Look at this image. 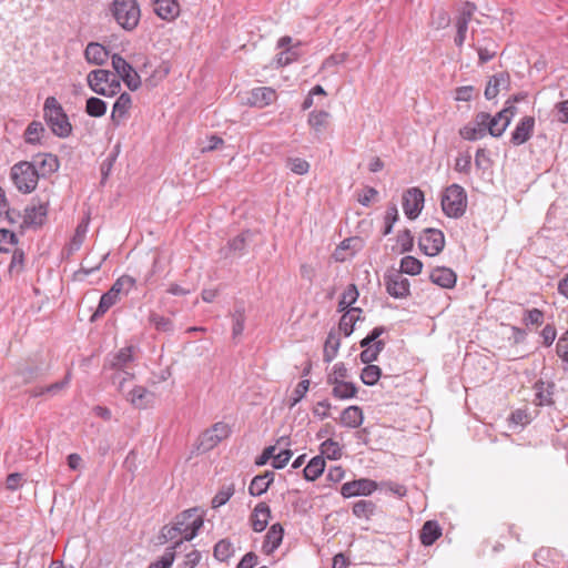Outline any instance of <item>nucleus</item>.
<instances>
[{
    "instance_id": "f257e3e1",
    "label": "nucleus",
    "mask_w": 568,
    "mask_h": 568,
    "mask_svg": "<svg viewBox=\"0 0 568 568\" xmlns=\"http://www.w3.org/2000/svg\"><path fill=\"white\" fill-rule=\"evenodd\" d=\"M136 347L133 345H128L120 348L114 354L108 356L104 363V368L113 369L115 373L112 376L113 383L119 381V390L123 392L124 382L126 379H133L134 374L129 369L131 365L135 361L134 353Z\"/></svg>"
},
{
    "instance_id": "f03ea898",
    "label": "nucleus",
    "mask_w": 568,
    "mask_h": 568,
    "mask_svg": "<svg viewBox=\"0 0 568 568\" xmlns=\"http://www.w3.org/2000/svg\"><path fill=\"white\" fill-rule=\"evenodd\" d=\"M43 118L51 132L61 139L72 133V124L69 121L62 105L54 97H48L43 104Z\"/></svg>"
},
{
    "instance_id": "7ed1b4c3",
    "label": "nucleus",
    "mask_w": 568,
    "mask_h": 568,
    "mask_svg": "<svg viewBox=\"0 0 568 568\" xmlns=\"http://www.w3.org/2000/svg\"><path fill=\"white\" fill-rule=\"evenodd\" d=\"M110 12L115 22L125 31H133L139 26L141 9L136 0H112Z\"/></svg>"
},
{
    "instance_id": "20e7f679",
    "label": "nucleus",
    "mask_w": 568,
    "mask_h": 568,
    "mask_svg": "<svg viewBox=\"0 0 568 568\" xmlns=\"http://www.w3.org/2000/svg\"><path fill=\"white\" fill-rule=\"evenodd\" d=\"M440 205L444 214L452 219L462 217L467 209V194L459 184H452L445 189Z\"/></svg>"
},
{
    "instance_id": "39448f33",
    "label": "nucleus",
    "mask_w": 568,
    "mask_h": 568,
    "mask_svg": "<svg viewBox=\"0 0 568 568\" xmlns=\"http://www.w3.org/2000/svg\"><path fill=\"white\" fill-rule=\"evenodd\" d=\"M172 521L182 532L180 539L191 541L204 525V511L199 507L189 508L175 515Z\"/></svg>"
},
{
    "instance_id": "423d86ee",
    "label": "nucleus",
    "mask_w": 568,
    "mask_h": 568,
    "mask_svg": "<svg viewBox=\"0 0 568 568\" xmlns=\"http://www.w3.org/2000/svg\"><path fill=\"white\" fill-rule=\"evenodd\" d=\"M39 178L40 174H38L34 163L28 161L16 163L10 170V179L22 194L33 192L38 185Z\"/></svg>"
},
{
    "instance_id": "0eeeda50",
    "label": "nucleus",
    "mask_w": 568,
    "mask_h": 568,
    "mask_svg": "<svg viewBox=\"0 0 568 568\" xmlns=\"http://www.w3.org/2000/svg\"><path fill=\"white\" fill-rule=\"evenodd\" d=\"M419 248L428 256L438 255L445 246V235L438 229H425L418 239Z\"/></svg>"
},
{
    "instance_id": "6e6552de",
    "label": "nucleus",
    "mask_w": 568,
    "mask_h": 568,
    "mask_svg": "<svg viewBox=\"0 0 568 568\" xmlns=\"http://www.w3.org/2000/svg\"><path fill=\"white\" fill-rule=\"evenodd\" d=\"M425 196L419 187H409L403 194V210L409 220H415L424 207Z\"/></svg>"
},
{
    "instance_id": "1a4fd4ad",
    "label": "nucleus",
    "mask_w": 568,
    "mask_h": 568,
    "mask_svg": "<svg viewBox=\"0 0 568 568\" xmlns=\"http://www.w3.org/2000/svg\"><path fill=\"white\" fill-rule=\"evenodd\" d=\"M384 282L387 293L394 298H405L410 294L409 281L398 271H392L385 274Z\"/></svg>"
},
{
    "instance_id": "9d476101",
    "label": "nucleus",
    "mask_w": 568,
    "mask_h": 568,
    "mask_svg": "<svg viewBox=\"0 0 568 568\" xmlns=\"http://www.w3.org/2000/svg\"><path fill=\"white\" fill-rule=\"evenodd\" d=\"M377 489V483L368 478L347 481L341 487V495L344 498L356 496H369Z\"/></svg>"
},
{
    "instance_id": "9b49d317",
    "label": "nucleus",
    "mask_w": 568,
    "mask_h": 568,
    "mask_svg": "<svg viewBox=\"0 0 568 568\" xmlns=\"http://www.w3.org/2000/svg\"><path fill=\"white\" fill-rule=\"evenodd\" d=\"M229 430L230 428H205L196 439V449L201 453L211 450L229 436Z\"/></svg>"
},
{
    "instance_id": "f8f14e48",
    "label": "nucleus",
    "mask_w": 568,
    "mask_h": 568,
    "mask_svg": "<svg viewBox=\"0 0 568 568\" xmlns=\"http://www.w3.org/2000/svg\"><path fill=\"white\" fill-rule=\"evenodd\" d=\"M532 389L535 392V405L551 406L555 404L554 395L556 384L552 381H544L542 378H539L534 383Z\"/></svg>"
},
{
    "instance_id": "ddd939ff",
    "label": "nucleus",
    "mask_w": 568,
    "mask_h": 568,
    "mask_svg": "<svg viewBox=\"0 0 568 568\" xmlns=\"http://www.w3.org/2000/svg\"><path fill=\"white\" fill-rule=\"evenodd\" d=\"M535 118L526 115L520 119L515 130L510 135V143L515 146H519L526 143L534 134Z\"/></svg>"
},
{
    "instance_id": "4468645a",
    "label": "nucleus",
    "mask_w": 568,
    "mask_h": 568,
    "mask_svg": "<svg viewBox=\"0 0 568 568\" xmlns=\"http://www.w3.org/2000/svg\"><path fill=\"white\" fill-rule=\"evenodd\" d=\"M277 98L276 91L270 87L254 88L248 92L246 103L254 108H265Z\"/></svg>"
},
{
    "instance_id": "2eb2a0df",
    "label": "nucleus",
    "mask_w": 568,
    "mask_h": 568,
    "mask_svg": "<svg viewBox=\"0 0 568 568\" xmlns=\"http://www.w3.org/2000/svg\"><path fill=\"white\" fill-rule=\"evenodd\" d=\"M478 121L480 125L487 126L488 133L494 138L501 136L509 125V119L501 122L503 113L491 115L487 112H479Z\"/></svg>"
},
{
    "instance_id": "dca6fc26",
    "label": "nucleus",
    "mask_w": 568,
    "mask_h": 568,
    "mask_svg": "<svg viewBox=\"0 0 568 568\" xmlns=\"http://www.w3.org/2000/svg\"><path fill=\"white\" fill-rule=\"evenodd\" d=\"M132 108V98L128 92H123L115 100L112 112L111 122L114 126H120L124 120L129 118V112Z\"/></svg>"
},
{
    "instance_id": "f3484780",
    "label": "nucleus",
    "mask_w": 568,
    "mask_h": 568,
    "mask_svg": "<svg viewBox=\"0 0 568 568\" xmlns=\"http://www.w3.org/2000/svg\"><path fill=\"white\" fill-rule=\"evenodd\" d=\"M31 163H34L38 174L42 178L53 174L60 168L58 156L52 153L38 154Z\"/></svg>"
},
{
    "instance_id": "a211bd4d",
    "label": "nucleus",
    "mask_w": 568,
    "mask_h": 568,
    "mask_svg": "<svg viewBox=\"0 0 568 568\" xmlns=\"http://www.w3.org/2000/svg\"><path fill=\"white\" fill-rule=\"evenodd\" d=\"M112 77V72L105 69H94L87 75L88 87L97 94L105 93V87Z\"/></svg>"
},
{
    "instance_id": "6ab92c4d",
    "label": "nucleus",
    "mask_w": 568,
    "mask_h": 568,
    "mask_svg": "<svg viewBox=\"0 0 568 568\" xmlns=\"http://www.w3.org/2000/svg\"><path fill=\"white\" fill-rule=\"evenodd\" d=\"M429 278L442 288H453L457 282V274L449 267L437 266L432 270Z\"/></svg>"
},
{
    "instance_id": "aec40b11",
    "label": "nucleus",
    "mask_w": 568,
    "mask_h": 568,
    "mask_svg": "<svg viewBox=\"0 0 568 568\" xmlns=\"http://www.w3.org/2000/svg\"><path fill=\"white\" fill-rule=\"evenodd\" d=\"M154 13L162 20L172 21L180 13L176 0H152Z\"/></svg>"
},
{
    "instance_id": "412c9836",
    "label": "nucleus",
    "mask_w": 568,
    "mask_h": 568,
    "mask_svg": "<svg viewBox=\"0 0 568 568\" xmlns=\"http://www.w3.org/2000/svg\"><path fill=\"white\" fill-rule=\"evenodd\" d=\"M271 518V509L266 503H258L253 509L250 521L256 532L263 531Z\"/></svg>"
},
{
    "instance_id": "4be33fe9",
    "label": "nucleus",
    "mask_w": 568,
    "mask_h": 568,
    "mask_svg": "<svg viewBox=\"0 0 568 568\" xmlns=\"http://www.w3.org/2000/svg\"><path fill=\"white\" fill-rule=\"evenodd\" d=\"M48 213V207L44 204L38 206H27L24 209V216L22 227L41 226Z\"/></svg>"
},
{
    "instance_id": "5701e85b",
    "label": "nucleus",
    "mask_w": 568,
    "mask_h": 568,
    "mask_svg": "<svg viewBox=\"0 0 568 568\" xmlns=\"http://www.w3.org/2000/svg\"><path fill=\"white\" fill-rule=\"evenodd\" d=\"M509 83H510V77L507 72H499V73L494 74L489 79V81L485 88V92H484L485 98L487 100H491V99L496 98L498 95L500 89L508 88Z\"/></svg>"
},
{
    "instance_id": "b1692460",
    "label": "nucleus",
    "mask_w": 568,
    "mask_h": 568,
    "mask_svg": "<svg viewBox=\"0 0 568 568\" xmlns=\"http://www.w3.org/2000/svg\"><path fill=\"white\" fill-rule=\"evenodd\" d=\"M274 478L275 474L272 470H266L264 474L255 476L248 486V494L254 497L265 494Z\"/></svg>"
},
{
    "instance_id": "393cba45",
    "label": "nucleus",
    "mask_w": 568,
    "mask_h": 568,
    "mask_svg": "<svg viewBox=\"0 0 568 568\" xmlns=\"http://www.w3.org/2000/svg\"><path fill=\"white\" fill-rule=\"evenodd\" d=\"M109 57L104 45L98 42H90L84 50V59L89 64L103 65Z\"/></svg>"
},
{
    "instance_id": "a878e982",
    "label": "nucleus",
    "mask_w": 568,
    "mask_h": 568,
    "mask_svg": "<svg viewBox=\"0 0 568 568\" xmlns=\"http://www.w3.org/2000/svg\"><path fill=\"white\" fill-rule=\"evenodd\" d=\"M284 529L281 524L276 523L270 527L266 532L262 549L266 555L272 554L282 542Z\"/></svg>"
},
{
    "instance_id": "bb28decb",
    "label": "nucleus",
    "mask_w": 568,
    "mask_h": 568,
    "mask_svg": "<svg viewBox=\"0 0 568 568\" xmlns=\"http://www.w3.org/2000/svg\"><path fill=\"white\" fill-rule=\"evenodd\" d=\"M47 136V130L40 121H31L24 130V142L31 145H43V139Z\"/></svg>"
},
{
    "instance_id": "cd10ccee",
    "label": "nucleus",
    "mask_w": 568,
    "mask_h": 568,
    "mask_svg": "<svg viewBox=\"0 0 568 568\" xmlns=\"http://www.w3.org/2000/svg\"><path fill=\"white\" fill-rule=\"evenodd\" d=\"M478 118L479 113L475 115L471 122L467 123L459 130V135L464 140L477 141L486 136V134L488 133L487 126L479 124Z\"/></svg>"
},
{
    "instance_id": "c85d7f7f",
    "label": "nucleus",
    "mask_w": 568,
    "mask_h": 568,
    "mask_svg": "<svg viewBox=\"0 0 568 568\" xmlns=\"http://www.w3.org/2000/svg\"><path fill=\"white\" fill-rule=\"evenodd\" d=\"M442 536V528L436 520L426 521L420 530V542L424 546H432Z\"/></svg>"
},
{
    "instance_id": "c756f323",
    "label": "nucleus",
    "mask_w": 568,
    "mask_h": 568,
    "mask_svg": "<svg viewBox=\"0 0 568 568\" xmlns=\"http://www.w3.org/2000/svg\"><path fill=\"white\" fill-rule=\"evenodd\" d=\"M362 308L351 307L341 317L338 328L344 333L345 336H349L354 331L355 323L359 320Z\"/></svg>"
},
{
    "instance_id": "7c9ffc66",
    "label": "nucleus",
    "mask_w": 568,
    "mask_h": 568,
    "mask_svg": "<svg viewBox=\"0 0 568 568\" xmlns=\"http://www.w3.org/2000/svg\"><path fill=\"white\" fill-rule=\"evenodd\" d=\"M119 300V294L110 288L100 297L99 305L91 316V321L102 317Z\"/></svg>"
},
{
    "instance_id": "2f4dec72",
    "label": "nucleus",
    "mask_w": 568,
    "mask_h": 568,
    "mask_svg": "<svg viewBox=\"0 0 568 568\" xmlns=\"http://www.w3.org/2000/svg\"><path fill=\"white\" fill-rule=\"evenodd\" d=\"M153 398V394L143 386H135L126 394V399L138 408H144Z\"/></svg>"
},
{
    "instance_id": "473e14b6",
    "label": "nucleus",
    "mask_w": 568,
    "mask_h": 568,
    "mask_svg": "<svg viewBox=\"0 0 568 568\" xmlns=\"http://www.w3.org/2000/svg\"><path fill=\"white\" fill-rule=\"evenodd\" d=\"M235 548L229 538L219 540L213 547V557L220 562H226L234 556Z\"/></svg>"
},
{
    "instance_id": "72a5a7b5",
    "label": "nucleus",
    "mask_w": 568,
    "mask_h": 568,
    "mask_svg": "<svg viewBox=\"0 0 568 568\" xmlns=\"http://www.w3.org/2000/svg\"><path fill=\"white\" fill-rule=\"evenodd\" d=\"M325 459L323 456L313 457L303 470L304 478L308 481L317 479L325 470Z\"/></svg>"
},
{
    "instance_id": "f704fd0d",
    "label": "nucleus",
    "mask_w": 568,
    "mask_h": 568,
    "mask_svg": "<svg viewBox=\"0 0 568 568\" xmlns=\"http://www.w3.org/2000/svg\"><path fill=\"white\" fill-rule=\"evenodd\" d=\"M341 346V338L338 334L334 331H331L327 334L324 349H323V361L325 363H331L337 355L338 348Z\"/></svg>"
},
{
    "instance_id": "c9c22d12",
    "label": "nucleus",
    "mask_w": 568,
    "mask_h": 568,
    "mask_svg": "<svg viewBox=\"0 0 568 568\" xmlns=\"http://www.w3.org/2000/svg\"><path fill=\"white\" fill-rule=\"evenodd\" d=\"M148 320H149V323L159 333L172 334L174 331L173 321L166 316H163V315L156 313V312H150Z\"/></svg>"
},
{
    "instance_id": "e433bc0d",
    "label": "nucleus",
    "mask_w": 568,
    "mask_h": 568,
    "mask_svg": "<svg viewBox=\"0 0 568 568\" xmlns=\"http://www.w3.org/2000/svg\"><path fill=\"white\" fill-rule=\"evenodd\" d=\"M333 386L332 394L339 399L353 398L357 394V387L354 383L341 381L331 384Z\"/></svg>"
},
{
    "instance_id": "4c0bfd02",
    "label": "nucleus",
    "mask_w": 568,
    "mask_h": 568,
    "mask_svg": "<svg viewBox=\"0 0 568 568\" xmlns=\"http://www.w3.org/2000/svg\"><path fill=\"white\" fill-rule=\"evenodd\" d=\"M331 114L324 110H314L308 114V124L316 132L322 133L328 125Z\"/></svg>"
},
{
    "instance_id": "58836bf2",
    "label": "nucleus",
    "mask_w": 568,
    "mask_h": 568,
    "mask_svg": "<svg viewBox=\"0 0 568 568\" xmlns=\"http://www.w3.org/2000/svg\"><path fill=\"white\" fill-rule=\"evenodd\" d=\"M363 419V412L358 406H349L341 415L342 426H361Z\"/></svg>"
},
{
    "instance_id": "ea45409f",
    "label": "nucleus",
    "mask_w": 568,
    "mask_h": 568,
    "mask_svg": "<svg viewBox=\"0 0 568 568\" xmlns=\"http://www.w3.org/2000/svg\"><path fill=\"white\" fill-rule=\"evenodd\" d=\"M183 544V539L174 541V544L168 547L163 554V556L151 562L149 568H171L174 559H175V549L179 548Z\"/></svg>"
},
{
    "instance_id": "a19ab883",
    "label": "nucleus",
    "mask_w": 568,
    "mask_h": 568,
    "mask_svg": "<svg viewBox=\"0 0 568 568\" xmlns=\"http://www.w3.org/2000/svg\"><path fill=\"white\" fill-rule=\"evenodd\" d=\"M376 504L372 500L361 499L354 503L352 511L353 515L357 518H364L366 520L371 519V517L375 514Z\"/></svg>"
},
{
    "instance_id": "79ce46f5",
    "label": "nucleus",
    "mask_w": 568,
    "mask_h": 568,
    "mask_svg": "<svg viewBox=\"0 0 568 568\" xmlns=\"http://www.w3.org/2000/svg\"><path fill=\"white\" fill-rule=\"evenodd\" d=\"M108 104L100 98L90 97L85 101V113L92 118H101L106 113Z\"/></svg>"
},
{
    "instance_id": "37998d69",
    "label": "nucleus",
    "mask_w": 568,
    "mask_h": 568,
    "mask_svg": "<svg viewBox=\"0 0 568 568\" xmlns=\"http://www.w3.org/2000/svg\"><path fill=\"white\" fill-rule=\"evenodd\" d=\"M245 310L243 306L235 307L232 313V337L235 339L240 337L245 326Z\"/></svg>"
},
{
    "instance_id": "c03bdc74",
    "label": "nucleus",
    "mask_w": 568,
    "mask_h": 568,
    "mask_svg": "<svg viewBox=\"0 0 568 568\" xmlns=\"http://www.w3.org/2000/svg\"><path fill=\"white\" fill-rule=\"evenodd\" d=\"M182 537V532L180 531V528H178L173 521L169 525H164L161 530H160V534L158 536V544L159 545H164L169 541H178L180 540L179 537Z\"/></svg>"
},
{
    "instance_id": "a18cd8bd",
    "label": "nucleus",
    "mask_w": 568,
    "mask_h": 568,
    "mask_svg": "<svg viewBox=\"0 0 568 568\" xmlns=\"http://www.w3.org/2000/svg\"><path fill=\"white\" fill-rule=\"evenodd\" d=\"M235 493L234 484L223 485L212 499V508L216 509L225 505Z\"/></svg>"
},
{
    "instance_id": "49530a36",
    "label": "nucleus",
    "mask_w": 568,
    "mask_h": 568,
    "mask_svg": "<svg viewBox=\"0 0 568 568\" xmlns=\"http://www.w3.org/2000/svg\"><path fill=\"white\" fill-rule=\"evenodd\" d=\"M422 268H423V263L412 256V255H407V256H404L400 261V273H406L408 275H418L420 272H422Z\"/></svg>"
},
{
    "instance_id": "de8ad7c7",
    "label": "nucleus",
    "mask_w": 568,
    "mask_h": 568,
    "mask_svg": "<svg viewBox=\"0 0 568 568\" xmlns=\"http://www.w3.org/2000/svg\"><path fill=\"white\" fill-rule=\"evenodd\" d=\"M381 377L382 369L377 365H366L361 373V379L367 386L375 385Z\"/></svg>"
},
{
    "instance_id": "09e8293b",
    "label": "nucleus",
    "mask_w": 568,
    "mask_h": 568,
    "mask_svg": "<svg viewBox=\"0 0 568 568\" xmlns=\"http://www.w3.org/2000/svg\"><path fill=\"white\" fill-rule=\"evenodd\" d=\"M450 21H452L450 16L445 9L440 8L437 10H433L432 16H430V24L436 30H442V29L447 28L450 24Z\"/></svg>"
},
{
    "instance_id": "8fccbe9b",
    "label": "nucleus",
    "mask_w": 568,
    "mask_h": 568,
    "mask_svg": "<svg viewBox=\"0 0 568 568\" xmlns=\"http://www.w3.org/2000/svg\"><path fill=\"white\" fill-rule=\"evenodd\" d=\"M342 455V448L337 442L326 439L321 445V455L328 459H338Z\"/></svg>"
},
{
    "instance_id": "3c124183",
    "label": "nucleus",
    "mask_w": 568,
    "mask_h": 568,
    "mask_svg": "<svg viewBox=\"0 0 568 568\" xmlns=\"http://www.w3.org/2000/svg\"><path fill=\"white\" fill-rule=\"evenodd\" d=\"M251 237V232L245 231L236 235L234 239L229 241V248L233 251L234 253H237L239 255H243L246 246L247 241Z\"/></svg>"
},
{
    "instance_id": "603ef678",
    "label": "nucleus",
    "mask_w": 568,
    "mask_h": 568,
    "mask_svg": "<svg viewBox=\"0 0 568 568\" xmlns=\"http://www.w3.org/2000/svg\"><path fill=\"white\" fill-rule=\"evenodd\" d=\"M399 214L397 206L395 204H389L387 206L385 216H384V230L383 235L386 236L393 232L394 224L398 221Z\"/></svg>"
},
{
    "instance_id": "864d4df0",
    "label": "nucleus",
    "mask_w": 568,
    "mask_h": 568,
    "mask_svg": "<svg viewBox=\"0 0 568 568\" xmlns=\"http://www.w3.org/2000/svg\"><path fill=\"white\" fill-rule=\"evenodd\" d=\"M135 283L136 281L134 277L130 275H122L112 284L111 288L118 294H128L135 286Z\"/></svg>"
},
{
    "instance_id": "5fc2aeb1",
    "label": "nucleus",
    "mask_w": 568,
    "mask_h": 568,
    "mask_svg": "<svg viewBox=\"0 0 568 568\" xmlns=\"http://www.w3.org/2000/svg\"><path fill=\"white\" fill-rule=\"evenodd\" d=\"M545 314L539 308L526 310L523 316V323L526 326L536 325L540 326L544 323Z\"/></svg>"
},
{
    "instance_id": "6e6d98bb",
    "label": "nucleus",
    "mask_w": 568,
    "mask_h": 568,
    "mask_svg": "<svg viewBox=\"0 0 568 568\" xmlns=\"http://www.w3.org/2000/svg\"><path fill=\"white\" fill-rule=\"evenodd\" d=\"M476 10L477 7L474 2L465 1L458 9V14L455 17V20L469 24Z\"/></svg>"
},
{
    "instance_id": "4d7b16f0",
    "label": "nucleus",
    "mask_w": 568,
    "mask_h": 568,
    "mask_svg": "<svg viewBox=\"0 0 568 568\" xmlns=\"http://www.w3.org/2000/svg\"><path fill=\"white\" fill-rule=\"evenodd\" d=\"M348 377V369L344 363L339 362L333 366L332 372L327 375V384L346 381Z\"/></svg>"
},
{
    "instance_id": "13d9d810",
    "label": "nucleus",
    "mask_w": 568,
    "mask_h": 568,
    "mask_svg": "<svg viewBox=\"0 0 568 568\" xmlns=\"http://www.w3.org/2000/svg\"><path fill=\"white\" fill-rule=\"evenodd\" d=\"M470 48L477 51L478 53V63L480 65L487 63L488 61L493 60L497 51L494 50V48H485L483 45L476 44L474 41L469 44Z\"/></svg>"
},
{
    "instance_id": "bf43d9fd",
    "label": "nucleus",
    "mask_w": 568,
    "mask_h": 568,
    "mask_svg": "<svg viewBox=\"0 0 568 568\" xmlns=\"http://www.w3.org/2000/svg\"><path fill=\"white\" fill-rule=\"evenodd\" d=\"M286 163L290 170L298 175L306 174L310 171L311 166L306 160L301 158H288Z\"/></svg>"
},
{
    "instance_id": "052dcab7",
    "label": "nucleus",
    "mask_w": 568,
    "mask_h": 568,
    "mask_svg": "<svg viewBox=\"0 0 568 568\" xmlns=\"http://www.w3.org/2000/svg\"><path fill=\"white\" fill-rule=\"evenodd\" d=\"M87 233V224H79L75 229V233L69 244V253L78 251L83 244Z\"/></svg>"
},
{
    "instance_id": "680f3d73",
    "label": "nucleus",
    "mask_w": 568,
    "mask_h": 568,
    "mask_svg": "<svg viewBox=\"0 0 568 568\" xmlns=\"http://www.w3.org/2000/svg\"><path fill=\"white\" fill-rule=\"evenodd\" d=\"M111 63L119 77H122V74L132 71V65L120 54L114 53L111 57Z\"/></svg>"
},
{
    "instance_id": "e2e57ef3",
    "label": "nucleus",
    "mask_w": 568,
    "mask_h": 568,
    "mask_svg": "<svg viewBox=\"0 0 568 568\" xmlns=\"http://www.w3.org/2000/svg\"><path fill=\"white\" fill-rule=\"evenodd\" d=\"M17 243L18 237L13 232L0 229V252H9L8 245H16Z\"/></svg>"
},
{
    "instance_id": "0e129e2a",
    "label": "nucleus",
    "mask_w": 568,
    "mask_h": 568,
    "mask_svg": "<svg viewBox=\"0 0 568 568\" xmlns=\"http://www.w3.org/2000/svg\"><path fill=\"white\" fill-rule=\"evenodd\" d=\"M397 243L402 247V252H410L414 246V236L408 229L400 231L397 235Z\"/></svg>"
},
{
    "instance_id": "69168bd1",
    "label": "nucleus",
    "mask_w": 568,
    "mask_h": 568,
    "mask_svg": "<svg viewBox=\"0 0 568 568\" xmlns=\"http://www.w3.org/2000/svg\"><path fill=\"white\" fill-rule=\"evenodd\" d=\"M455 28H456V34L454 38V43L458 49H462L466 41V37H467V32H468V23L455 20Z\"/></svg>"
},
{
    "instance_id": "338daca9",
    "label": "nucleus",
    "mask_w": 568,
    "mask_h": 568,
    "mask_svg": "<svg viewBox=\"0 0 568 568\" xmlns=\"http://www.w3.org/2000/svg\"><path fill=\"white\" fill-rule=\"evenodd\" d=\"M120 78L131 91H135L141 87V78L133 68L132 71L122 74Z\"/></svg>"
},
{
    "instance_id": "774afa93",
    "label": "nucleus",
    "mask_w": 568,
    "mask_h": 568,
    "mask_svg": "<svg viewBox=\"0 0 568 568\" xmlns=\"http://www.w3.org/2000/svg\"><path fill=\"white\" fill-rule=\"evenodd\" d=\"M556 353L564 362L568 363V329L558 338Z\"/></svg>"
}]
</instances>
